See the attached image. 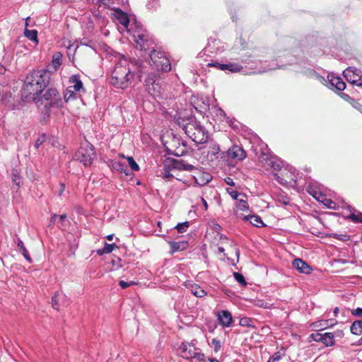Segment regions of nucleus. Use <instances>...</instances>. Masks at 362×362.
I'll return each instance as SVG.
<instances>
[{
  "instance_id": "3c124183",
  "label": "nucleus",
  "mask_w": 362,
  "mask_h": 362,
  "mask_svg": "<svg viewBox=\"0 0 362 362\" xmlns=\"http://www.w3.org/2000/svg\"><path fill=\"white\" fill-rule=\"evenodd\" d=\"M221 65H226V64H221V63H218V62H212V63H209L208 64L209 66H214V67H216V68H217V69H218L220 70H221Z\"/></svg>"
},
{
  "instance_id": "f3484780",
  "label": "nucleus",
  "mask_w": 362,
  "mask_h": 362,
  "mask_svg": "<svg viewBox=\"0 0 362 362\" xmlns=\"http://www.w3.org/2000/svg\"><path fill=\"white\" fill-rule=\"evenodd\" d=\"M217 320L223 327H229L233 322L232 315L230 312L226 310H221L218 313L217 315Z\"/></svg>"
},
{
  "instance_id": "c756f323",
  "label": "nucleus",
  "mask_w": 362,
  "mask_h": 362,
  "mask_svg": "<svg viewBox=\"0 0 362 362\" xmlns=\"http://www.w3.org/2000/svg\"><path fill=\"white\" fill-rule=\"evenodd\" d=\"M321 342H322L326 346H331L334 345V335L329 332L324 333Z\"/></svg>"
},
{
  "instance_id": "2eb2a0df",
  "label": "nucleus",
  "mask_w": 362,
  "mask_h": 362,
  "mask_svg": "<svg viewBox=\"0 0 362 362\" xmlns=\"http://www.w3.org/2000/svg\"><path fill=\"white\" fill-rule=\"evenodd\" d=\"M226 157L233 160H243L246 158V152L240 146L233 145L226 152Z\"/></svg>"
},
{
  "instance_id": "20e7f679",
  "label": "nucleus",
  "mask_w": 362,
  "mask_h": 362,
  "mask_svg": "<svg viewBox=\"0 0 362 362\" xmlns=\"http://www.w3.org/2000/svg\"><path fill=\"white\" fill-rule=\"evenodd\" d=\"M34 101L40 110L44 119L49 117L51 107L61 108L63 105L61 96L55 88L47 89L43 95L37 96Z\"/></svg>"
},
{
  "instance_id": "37998d69",
  "label": "nucleus",
  "mask_w": 362,
  "mask_h": 362,
  "mask_svg": "<svg viewBox=\"0 0 362 362\" xmlns=\"http://www.w3.org/2000/svg\"><path fill=\"white\" fill-rule=\"evenodd\" d=\"M211 346L214 347L215 352H218L221 348V341L217 339H213L211 340Z\"/></svg>"
},
{
  "instance_id": "69168bd1",
  "label": "nucleus",
  "mask_w": 362,
  "mask_h": 362,
  "mask_svg": "<svg viewBox=\"0 0 362 362\" xmlns=\"http://www.w3.org/2000/svg\"><path fill=\"white\" fill-rule=\"evenodd\" d=\"M218 250L220 253L224 252L225 251V249L223 247H218Z\"/></svg>"
},
{
  "instance_id": "ddd939ff",
  "label": "nucleus",
  "mask_w": 362,
  "mask_h": 362,
  "mask_svg": "<svg viewBox=\"0 0 362 362\" xmlns=\"http://www.w3.org/2000/svg\"><path fill=\"white\" fill-rule=\"evenodd\" d=\"M261 162H265V164L274 170L279 171L283 166V161L276 156L267 153H262L260 156Z\"/></svg>"
},
{
  "instance_id": "a878e982",
  "label": "nucleus",
  "mask_w": 362,
  "mask_h": 362,
  "mask_svg": "<svg viewBox=\"0 0 362 362\" xmlns=\"http://www.w3.org/2000/svg\"><path fill=\"white\" fill-rule=\"evenodd\" d=\"M112 168L120 173H124L126 175L129 174L127 165L124 163H122L120 161H112Z\"/></svg>"
},
{
  "instance_id": "ea45409f",
  "label": "nucleus",
  "mask_w": 362,
  "mask_h": 362,
  "mask_svg": "<svg viewBox=\"0 0 362 362\" xmlns=\"http://www.w3.org/2000/svg\"><path fill=\"white\" fill-rule=\"evenodd\" d=\"M189 226V222L188 221H185V222H183V223H178L175 226V228L177 229L178 233H184V232H185L187 230V229L188 228Z\"/></svg>"
},
{
  "instance_id": "e2e57ef3",
  "label": "nucleus",
  "mask_w": 362,
  "mask_h": 362,
  "mask_svg": "<svg viewBox=\"0 0 362 362\" xmlns=\"http://www.w3.org/2000/svg\"><path fill=\"white\" fill-rule=\"evenodd\" d=\"M106 238H107V240H108L110 241L112 240L113 239V234L107 235Z\"/></svg>"
},
{
  "instance_id": "13d9d810",
  "label": "nucleus",
  "mask_w": 362,
  "mask_h": 362,
  "mask_svg": "<svg viewBox=\"0 0 362 362\" xmlns=\"http://www.w3.org/2000/svg\"><path fill=\"white\" fill-rule=\"evenodd\" d=\"M276 180L280 183L283 184V179H281L277 174H275Z\"/></svg>"
},
{
  "instance_id": "f03ea898",
  "label": "nucleus",
  "mask_w": 362,
  "mask_h": 362,
  "mask_svg": "<svg viewBox=\"0 0 362 362\" xmlns=\"http://www.w3.org/2000/svg\"><path fill=\"white\" fill-rule=\"evenodd\" d=\"M141 71V62L136 59L127 61L121 59L116 64L112 72L110 83L119 88H124L129 86L136 74Z\"/></svg>"
},
{
  "instance_id": "680f3d73",
  "label": "nucleus",
  "mask_w": 362,
  "mask_h": 362,
  "mask_svg": "<svg viewBox=\"0 0 362 362\" xmlns=\"http://www.w3.org/2000/svg\"><path fill=\"white\" fill-rule=\"evenodd\" d=\"M67 91H68V90H67V89H66V90L64 91V98L65 102H68V98H66V93H67Z\"/></svg>"
},
{
  "instance_id": "9b49d317",
  "label": "nucleus",
  "mask_w": 362,
  "mask_h": 362,
  "mask_svg": "<svg viewBox=\"0 0 362 362\" xmlns=\"http://www.w3.org/2000/svg\"><path fill=\"white\" fill-rule=\"evenodd\" d=\"M166 165L171 167L173 170L179 171H189L191 172L196 168V167L192 164L188 163L183 159H175L173 158H166Z\"/></svg>"
},
{
  "instance_id": "0e129e2a",
  "label": "nucleus",
  "mask_w": 362,
  "mask_h": 362,
  "mask_svg": "<svg viewBox=\"0 0 362 362\" xmlns=\"http://www.w3.org/2000/svg\"><path fill=\"white\" fill-rule=\"evenodd\" d=\"M339 308H337V307H336V308L334 309V315H335V316H337V314H338V313H339Z\"/></svg>"
},
{
  "instance_id": "5fc2aeb1",
  "label": "nucleus",
  "mask_w": 362,
  "mask_h": 362,
  "mask_svg": "<svg viewBox=\"0 0 362 362\" xmlns=\"http://www.w3.org/2000/svg\"><path fill=\"white\" fill-rule=\"evenodd\" d=\"M333 325H334V322H333V320H325L324 321V324L322 325L325 326L326 327L332 326Z\"/></svg>"
},
{
  "instance_id": "338daca9",
  "label": "nucleus",
  "mask_w": 362,
  "mask_h": 362,
  "mask_svg": "<svg viewBox=\"0 0 362 362\" xmlns=\"http://www.w3.org/2000/svg\"><path fill=\"white\" fill-rule=\"evenodd\" d=\"M30 20V17H28L26 19H25V28H27V27L28 26V21Z\"/></svg>"
},
{
  "instance_id": "7ed1b4c3",
  "label": "nucleus",
  "mask_w": 362,
  "mask_h": 362,
  "mask_svg": "<svg viewBox=\"0 0 362 362\" xmlns=\"http://www.w3.org/2000/svg\"><path fill=\"white\" fill-rule=\"evenodd\" d=\"M177 123L182 127L185 134L196 144H205L208 141L209 134L205 127L197 121L194 115L177 119Z\"/></svg>"
},
{
  "instance_id": "4d7b16f0",
  "label": "nucleus",
  "mask_w": 362,
  "mask_h": 362,
  "mask_svg": "<svg viewBox=\"0 0 362 362\" xmlns=\"http://www.w3.org/2000/svg\"><path fill=\"white\" fill-rule=\"evenodd\" d=\"M6 68L1 64H0V75L4 74L6 72Z\"/></svg>"
},
{
  "instance_id": "864d4df0",
  "label": "nucleus",
  "mask_w": 362,
  "mask_h": 362,
  "mask_svg": "<svg viewBox=\"0 0 362 362\" xmlns=\"http://www.w3.org/2000/svg\"><path fill=\"white\" fill-rule=\"evenodd\" d=\"M78 245V240L75 238L74 240L73 245H71V247H69V252L71 251H72L73 249L75 250L76 248H77Z\"/></svg>"
},
{
  "instance_id": "4468645a",
  "label": "nucleus",
  "mask_w": 362,
  "mask_h": 362,
  "mask_svg": "<svg viewBox=\"0 0 362 362\" xmlns=\"http://www.w3.org/2000/svg\"><path fill=\"white\" fill-rule=\"evenodd\" d=\"M69 84H71V86H69V88H73L74 90H69V99L72 98H75L74 92L83 93L86 92L83 83L81 80L80 75L78 74H74L69 77Z\"/></svg>"
},
{
  "instance_id": "603ef678",
  "label": "nucleus",
  "mask_w": 362,
  "mask_h": 362,
  "mask_svg": "<svg viewBox=\"0 0 362 362\" xmlns=\"http://www.w3.org/2000/svg\"><path fill=\"white\" fill-rule=\"evenodd\" d=\"M225 182H226V183L227 185H228L230 186H234L235 185V182H233V180L231 177H227L225 179Z\"/></svg>"
},
{
  "instance_id": "2f4dec72",
  "label": "nucleus",
  "mask_w": 362,
  "mask_h": 362,
  "mask_svg": "<svg viewBox=\"0 0 362 362\" xmlns=\"http://www.w3.org/2000/svg\"><path fill=\"white\" fill-rule=\"evenodd\" d=\"M115 247H117V246L115 243L108 244L107 243H105L103 248L98 250L97 253L99 255H102L103 254H108L112 252Z\"/></svg>"
},
{
  "instance_id": "8fccbe9b",
  "label": "nucleus",
  "mask_w": 362,
  "mask_h": 362,
  "mask_svg": "<svg viewBox=\"0 0 362 362\" xmlns=\"http://www.w3.org/2000/svg\"><path fill=\"white\" fill-rule=\"evenodd\" d=\"M351 314L357 317H362V308H357L356 309L352 310Z\"/></svg>"
},
{
  "instance_id": "6e6d98bb",
  "label": "nucleus",
  "mask_w": 362,
  "mask_h": 362,
  "mask_svg": "<svg viewBox=\"0 0 362 362\" xmlns=\"http://www.w3.org/2000/svg\"><path fill=\"white\" fill-rule=\"evenodd\" d=\"M13 175V182H15L18 185H19V184H20V177L18 176L15 175Z\"/></svg>"
},
{
  "instance_id": "4be33fe9",
  "label": "nucleus",
  "mask_w": 362,
  "mask_h": 362,
  "mask_svg": "<svg viewBox=\"0 0 362 362\" xmlns=\"http://www.w3.org/2000/svg\"><path fill=\"white\" fill-rule=\"evenodd\" d=\"M16 245H17V247L19 250V251L21 252V254L23 255V256L25 257V259L28 262H32V259L29 255V252L28 251V250L26 249V247H25V245L23 242V240L18 238V237H16V239L15 240Z\"/></svg>"
},
{
  "instance_id": "1a4fd4ad",
  "label": "nucleus",
  "mask_w": 362,
  "mask_h": 362,
  "mask_svg": "<svg viewBox=\"0 0 362 362\" xmlns=\"http://www.w3.org/2000/svg\"><path fill=\"white\" fill-rule=\"evenodd\" d=\"M134 42L138 48L141 50H153L154 47V40L149 33L146 30H138L134 31L133 34Z\"/></svg>"
},
{
  "instance_id": "aec40b11",
  "label": "nucleus",
  "mask_w": 362,
  "mask_h": 362,
  "mask_svg": "<svg viewBox=\"0 0 362 362\" xmlns=\"http://www.w3.org/2000/svg\"><path fill=\"white\" fill-rule=\"evenodd\" d=\"M242 219L243 221H250V223L256 227H263L265 224L263 223L262 218L257 215H243Z\"/></svg>"
},
{
  "instance_id": "49530a36",
  "label": "nucleus",
  "mask_w": 362,
  "mask_h": 362,
  "mask_svg": "<svg viewBox=\"0 0 362 362\" xmlns=\"http://www.w3.org/2000/svg\"><path fill=\"white\" fill-rule=\"evenodd\" d=\"M58 296L59 293H55L54 296L52 298V305L53 308L56 310H59V305H58Z\"/></svg>"
},
{
  "instance_id": "052dcab7",
  "label": "nucleus",
  "mask_w": 362,
  "mask_h": 362,
  "mask_svg": "<svg viewBox=\"0 0 362 362\" xmlns=\"http://www.w3.org/2000/svg\"><path fill=\"white\" fill-rule=\"evenodd\" d=\"M218 112H219V114H220V115H221V116H223V117H225V116H226V113H225V112H224L223 110H221V108H219V109L218 110Z\"/></svg>"
},
{
  "instance_id": "393cba45",
  "label": "nucleus",
  "mask_w": 362,
  "mask_h": 362,
  "mask_svg": "<svg viewBox=\"0 0 362 362\" xmlns=\"http://www.w3.org/2000/svg\"><path fill=\"white\" fill-rule=\"evenodd\" d=\"M189 289L190 290L191 293L198 297V298H202L206 295V292L202 289L199 285L197 284H191L189 287Z\"/></svg>"
},
{
  "instance_id": "b1692460",
  "label": "nucleus",
  "mask_w": 362,
  "mask_h": 362,
  "mask_svg": "<svg viewBox=\"0 0 362 362\" xmlns=\"http://www.w3.org/2000/svg\"><path fill=\"white\" fill-rule=\"evenodd\" d=\"M171 171H173V169L171 167L166 165V159H165L163 163V171L161 172L160 176L165 180H168L170 177H175L177 180H180V178L175 177V175L171 173H170Z\"/></svg>"
},
{
  "instance_id": "f8f14e48",
  "label": "nucleus",
  "mask_w": 362,
  "mask_h": 362,
  "mask_svg": "<svg viewBox=\"0 0 362 362\" xmlns=\"http://www.w3.org/2000/svg\"><path fill=\"white\" fill-rule=\"evenodd\" d=\"M343 74L346 79L351 84L362 86V74L360 70L349 66L344 71Z\"/></svg>"
},
{
  "instance_id": "e433bc0d",
  "label": "nucleus",
  "mask_w": 362,
  "mask_h": 362,
  "mask_svg": "<svg viewBox=\"0 0 362 362\" xmlns=\"http://www.w3.org/2000/svg\"><path fill=\"white\" fill-rule=\"evenodd\" d=\"M347 218L351 220L354 223H362V213L359 211H356L354 213H351Z\"/></svg>"
},
{
  "instance_id": "cd10ccee",
  "label": "nucleus",
  "mask_w": 362,
  "mask_h": 362,
  "mask_svg": "<svg viewBox=\"0 0 362 362\" xmlns=\"http://www.w3.org/2000/svg\"><path fill=\"white\" fill-rule=\"evenodd\" d=\"M350 330L353 334H361L362 332V320L354 321L351 325Z\"/></svg>"
},
{
  "instance_id": "4c0bfd02",
  "label": "nucleus",
  "mask_w": 362,
  "mask_h": 362,
  "mask_svg": "<svg viewBox=\"0 0 362 362\" xmlns=\"http://www.w3.org/2000/svg\"><path fill=\"white\" fill-rule=\"evenodd\" d=\"M227 192L230 194V196L235 200H238L240 197L246 198V195L243 193H240L236 190H233L230 188L226 189Z\"/></svg>"
},
{
  "instance_id": "774afa93",
  "label": "nucleus",
  "mask_w": 362,
  "mask_h": 362,
  "mask_svg": "<svg viewBox=\"0 0 362 362\" xmlns=\"http://www.w3.org/2000/svg\"><path fill=\"white\" fill-rule=\"evenodd\" d=\"M208 362H219V361L216 358H209L208 360Z\"/></svg>"
},
{
  "instance_id": "423d86ee",
  "label": "nucleus",
  "mask_w": 362,
  "mask_h": 362,
  "mask_svg": "<svg viewBox=\"0 0 362 362\" xmlns=\"http://www.w3.org/2000/svg\"><path fill=\"white\" fill-rule=\"evenodd\" d=\"M178 354L183 358L191 361L193 358L198 361H204L205 356L200 351V349L195 346L192 342L184 341L177 349Z\"/></svg>"
},
{
  "instance_id": "a211bd4d",
  "label": "nucleus",
  "mask_w": 362,
  "mask_h": 362,
  "mask_svg": "<svg viewBox=\"0 0 362 362\" xmlns=\"http://www.w3.org/2000/svg\"><path fill=\"white\" fill-rule=\"evenodd\" d=\"M62 62V54L59 52H55L52 55V59L49 64L47 65L45 70L51 71V74L57 71Z\"/></svg>"
},
{
  "instance_id": "09e8293b",
  "label": "nucleus",
  "mask_w": 362,
  "mask_h": 362,
  "mask_svg": "<svg viewBox=\"0 0 362 362\" xmlns=\"http://www.w3.org/2000/svg\"><path fill=\"white\" fill-rule=\"evenodd\" d=\"M135 284L134 282L133 281H130V282H127V281H119V285L121 286V288H122L123 289L124 288H128L129 286H130L131 285H134Z\"/></svg>"
},
{
  "instance_id": "9d476101",
  "label": "nucleus",
  "mask_w": 362,
  "mask_h": 362,
  "mask_svg": "<svg viewBox=\"0 0 362 362\" xmlns=\"http://www.w3.org/2000/svg\"><path fill=\"white\" fill-rule=\"evenodd\" d=\"M145 86L146 90L154 98L160 96L162 87L158 81V76L156 73L148 74L145 79Z\"/></svg>"
},
{
  "instance_id": "39448f33",
  "label": "nucleus",
  "mask_w": 362,
  "mask_h": 362,
  "mask_svg": "<svg viewBox=\"0 0 362 362\" xmlns=\"http://www.w3.org/2000/svg\"><path fill=\"white\" fill-rule=\"evenodd\" d=\"M0 103L9 110L18 109L21 100L18 89L8 84L0 85Z\"/></svg>"
},
{
  "instance_id": "a18cd8bd",
  "label": "nucleus",
  "mask_w": 362,
  "mask_h": 362,
  "mask_svg": "<svg viewBox=\"0 0 362 362\" xmlns=\"http://www.w3.org/2000/svg\"><path fill=\"white\" fill-rule=\"evenodd\" d=\"M281 358H282V355L281 354V353L279 351H277V352L274 353L272 356H271L269 357V360L271 362H276V361H279Z\"/></svg>"
},
{
  "instance_id": "f704fd0d",
  "label": "nucleus",
  "mask_w": 362,
  "mask_h": 362,
  "mask_svg": "<svg viewBox=\"0 0 362 362\" xmlns=\"http://www.w3.org/2000/svg\"><path fill=\"white\" fill-rule=\"evenodd\" d=\"M212 179V177L211 176L210 174L209 173H202V177L200 178V182H199L196 178H195V182L196 183H197L198 185H204L207 183H209Z\"/></svg>"
},
{
  "instance_id": "c03bdc74",
  "label": "nucleus",
  "mask_w": 362,
  "mask_h": 362,
  "mask_svg": "<svg viewBox=\"0 0 362 362\" xmlns=\"http://www.w3.org/2000/svg\"><path fill=\"white\" fill-rule=\"evenodd\" d=\"M252 320L249 317H243L240 320V325L243 327H250Z\"/></svg>"
},
{
  "instance_id": "de8ad7c7",
  "label": "nucleus",
  "mask_w": 362,
  "mask_h": 362,
  "mask_svg": "<svg viewBox=\"0 0 362 362\" xmlns=\"http://www.w3.org/2000/svg\"><path fill=\"white\" fill-rule=\"evenodd\" d=\"M323 334L320 332L313 333L310 335V338H312L315 341H322Z\"/></svg>"
},
{
  "instance_id": "6e6552de",
  "label": "nucleus",
  "mask_w": 362,
  "mask_h": 362,
  "mask_svg": "<svg viewBox=\"0 0 362 362\" xmlns=\"http://www.w3.org/2000/svg\"><path fill=\"white\" fill-rule=\"evenodd\" d=\"M150 64L154 66L158 71L168 72L171 69L169 59L165 53L153 49L149 54Z\"/></svg>"
},
{
  "instance_id": "a19ab883",
  "label": "nucleus",
  "mask_w": 362,
  "mask_h": 362,
  "mask_svg": "<svg viewBox=\"0 0 362 362\" xmlns=\"http://www.w3.org/2000/svg\"><path fill=\"white\" fill-rule=\"evenodd\" d=\"M127 159L128 164L132 170L138 171L139 170V165L136 163L132 157H127Z\"/></svg>"
},
{
  "instance_id": "f257e3e1",
  "label": "nucleus",
  "mask_w": 362,
  "mask_h": 362,
  "mask_svg": "<svg viewBox=\"0 0 362 362\" xmlns=\"http://www.w3.org/2000/svg\"><path fill=\"white\" fill-rule=\"evenodd\" d=\"M51 71L35 70L28 74L21 90V99L36 100L50 81Z\"/></svg>"
},
{
  "instance_id": "bb28decb",
  "label": "nucleus",
  "mask_w": 362,
  "mask_h": 362,
  "mask_svg": "<svg viewBox=\"0 0 362 362\" xmlns=\"http://www.w3.org/2000/svg\"><path fill=\"white\" fill-rule=\"evenodd\" d=\"M243 67L238 64L236 63H229L226 64V65H221V70L226 71L228 70L230 72H239L242 70Z\"/></svg>"
},
{
  "instance_id": "473e14b6",
  "label": "nucleus",
  "mask_w": 362,
  "mask_h": 362,
  "mask_svg": "<svg viewBox=\"0 0 362 362\" xmlns=\"http://www.w3.org/2000/svg\"><path fill=\"white\" fill-rule=\"evenodd\" d=\"M24 35L30 40L35 42L36 43L38 42L37 31L36 30H28V28H25L24 31Z\"/></svg>"
},
{
  "instance_id": "0eeeda50",
  "label": "nucleus",
  "mask_w": 362,
  "mask_h": 362,
  "mask_svg": "<svg viewBox=\"0 0 362 362\" xmlns=\"http://www.w3.org/2000/svg\"><path fill=\"white\" fill-rule=\"evenodd\" d=\"M95 155L93 146L88 141L81 143L79 149L74 153V159L83 163L88 166L90 165L93 160Z\"/></svg>"
},
{
  "instance_id": "c9c22d12",
  "label": "nucleus",
  "mask_w": 362,
  "mask_h": 362,
  "mask_svg": "<svg viewBox=\"0 0 362 362\" xmlns=\"http://www.w3.org/2000/svg\"><path fill=\"white\" fill-rule=\"evenodd\" d=\"M237 207L241 211H247L249 209V205L244 197H240L237 200Z\"/></svg>"
},
{
  "instance_id": "bf43d9fd",
  "label": "nucleus",
  "mask_w": 362,
  "mask_h": 362,
  "mask_svg": "<svg viewBox=\"0 0 362 362\" xmlns=\"http://www.w3.org/2000/svg\"><path fill=\"white\" fill-rule=\"evenodd\" d=\"M202 203H203L205 210H207L208 204H207L206 201L204 198H202Z\"/></svg>"
},
{
  "instance_id": "c85d7f7f",
  "label": "nucleus",
  "mask_w": 362,
  "mask_h": 362,
  "mask_svg": "<svg viewBox=\"0 0 362 362\" xmlns=\"http://www.w3.org/2000/svg\"><path fill=\"white\" fill-rule=\"evenodd\" d=\"M117 19L122 25L127 27L129 23V19L127 13H124L122 10L118 9L117 11Z\"/></svg>"
},
{
  "instance_id": "7c9ffc66",
  "label": "nucleus",
  "mask_w": 362,
  "mask_h": 362,
  "mask_svg": "<svg viewBox=\"0 0 362 362\" xmlns=\"http://www.w3.org/2000/svg\"><path fill=\"white\" fill-rule=\"evenodd\" d=\"M146 8L150 11H156L160 7V0H147Z\"/></svg>"
},
{
  "instance_id": "5701e85b",
  "label": "nucleus",
  "mask_w": 362,
  "mask_h": 362,
  "mask_svg": "<svg viewBox=\"0 0 362 362\" xmlns=\"http://www.w3.org/2000/svg\"><path fill=\"white\" fill-rule=\"evenodd\" d=\"M173 141L175 142V146H176V143H177L178 145H180L181 144L183 146V148L177 147L176 149H175V151L171 153V154L175 156H182L187 151V142L185 141H180L179 139H175Z\"/></svg>"
},
{
  "instance_id": "6ab92c4d",
  "label": "nucleus",
  "mask_w": 362,
  "mask_h": 362,
  "mask_svg": "<svg viewBox=\"0 0 362 362\" xmlns=\"http://www.w3.org/2000/svg\"><path fill=\"white\" fill-rule=\"evenodd\" d=\"M292 264L294 268L301 273L308 274L312 272V268L301 259H295Z\"/></svg>"
},
{
  "instance_id": "58836bf2",
  "label": "nucleus",
  "mask_w": 362,
  "mask_h": 362,
  "mask_svg": "<svg viewBox=\"0 0 362 362\" xmlns=\"http://www.w3.org/2000/svg\"><path fill=\"white\" fill-rule=\"evenodd\" d=\"M233 276L235 278V279L241 285V286H246L247 285V282L245 281V277L243 276V275L240 273H238V272H234L233 273Z\"/></svg>"
},
{
  "instance_id": "72a5a7b5",
  "label": "nucleus",
  "mask_w": 362,
  "mask_h": 362,
  "mask_svg": "<svg viewBox=\"0 0 362 362\" xmlns=\"http://www.w3.org/2000/svg\"><path fill=\"white\" fill-rule=\"evenodd\" d=\"M66 219V215L65 214H62L58 216L56 214H54L51 218V221L57 222V224L59 228H62L64 226L63 222Z\"/></svg>"
},
{
  "instance_id": "79ce46f5",
  "label": "nucleus",
  "mask_w": 362,
  "mask_h": 362,
  "mask_svg": "<svg viewBox=\"0 0 362 362\" xmlns=\"http://www.w3.org/2000/svg\"><path fill=\"white\" fill-rule=\"evenodd\" d=\"M47 140V135L45 134H42L39 136V137L36 139L35 143V147L38 148L40 145H42Z\"/></svg>"
},
{
  "instance_id": "dca6fc26",
  "label": "nucleus",
  "mask_w": 362,
  "mask_h": 362,
  "mask_svg": "<svg viewBox=\"0 0 362 362\" xmlns=\"http://www.w3.org/2000/svg\"><path fill=\"white\" fill-rule=\"evenodd\" d=\"M327 79L331 88H334L337 90H344L346 88V83L343 81L342 78L334 74H329Z\"/></svg>"
},
{
  "instance_id": "412c9836",
  "label": "nucleus",
  "mask_w": 362,
  "mask_h": 362,
  "mask_svg": "<svg viewBox=\"0 0 362 362\" xmlns=\"http://www.w3.org/2000/svg\"><path fill=\"white\" fill-rule=\"evenodd\" d=\"M171 247V253H175L178 251H183L188 247V243L187 241H169Z\"/></svg>"
}]
</instances>
